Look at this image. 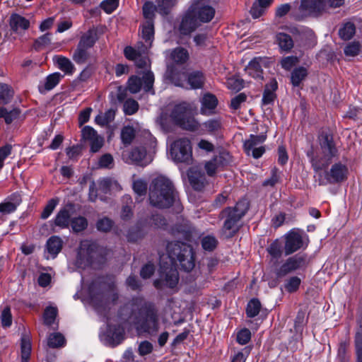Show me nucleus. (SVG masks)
I'll list each match as a JSON object with an SVG mask.
<instances>
[{
  "label": "nucleus",
  "instance_id": "nucleus-55",
  "mask_svg": "<svg viewBox=\"0 0 362 362\" xmlns=\"http://www.w3.org/2000/svg\"><path fill=\"white\" fill-rule=\"evenodd\" d=\"M134 136V129L133 127L127 126L122 129L121 139L124 144H130Z\"/></svg>",
  "mask_w": 362,
  "mask_h": 362
},
{
  "label": "nucleus",
  "instance_id": "nucleus-16",
  "mask_svg": "<svg viewBox=\"0 0 362 362\" xmlns=\"http://www.w3.org/2000/svg\"><path fill=\"white\" fill-rule=\"evenodd\" d=\"M284 254L289 255L300 250L303 245V235L298 231L291 230L284 235Z\"/></svg>",
  "mask_w": 362,
  "mask_h": 362
},
{
  "label": "nucleus",
  "instance_id": "nucleus-56",
  "mask_svg": "<svg viewBox=\"0 0 362 362\" xmlns=\"http://www.w3.org/2000/svg\"><path fill=\"white\" fill-rule=\"evenodd\" d=\"M298 62L299 59L298 57L288 56L281 59L280 64L284 69L290 71Z\"/></svg>",
  "mask_w": 362,
  "mask_h": 362
},
{
  "label": "nucleus",
  "instance_id": "nucleus-29",
  "mask_svg": "<svg viewBox=\"0 0 362 362\" xmlns=\"http://www.w3.org/2000/svg\"><path fill=\"white\" fill-rule=\"evenodd\" d=\"M277 87V82L275 79L271 80L266 86L262 97L263 105H269L274 102L276 98L275 91Z\"/></svg>",
  "mask_w": 362,
  "mask_h": 362
},
{
  "label": "nucleus",
  "instance_id": "nucleus-52",
  "mask_svg": "<svg viewBox=\"0 0 362 362\" xmlns=\"http://www.w3.org/2000/svg\"><path fill=\"white\" fill-rule=\"evenodd\" d=\"M361 46L358 42H351L348 43L344 49V52L347 57H355L358 55L361 51Z\"/></svg>",
  "mask_w": 362,
  "mask_h": 362
},
{
  "label": "nucleus",
  "instance_id": "nucleus-26",
  "mask_svg": "<svg viewBox=\"0 0 362 362\" xmlns=\"http://www.w3.org/2000/svg\"><path fill=\"white\" fill-rule=\"evenodd\" d=\"M21 203L19 194H13L8 199L0 204V213L8 214L15 211Z\"/></svg>",
  "mask_w": 362,
  "mask_h": 362
},
{
  "label": "nucleus",
  "instance_id": "nucleus-63",
  "mask_svg": "<svg viewBox=\"0 0 362 362\" xmlns=\"http://www.w3.org/2000/svg\"><path fill=\"white\" fill-rule=\"evenodd\" d=\"M113 226V222L108 218H103L97 222L96 226L98 230L103 232L109 231Z\"/></svg>",
  "mask_w": 362,
  "mask_h": 362
},
{
  "label": "nucleus",
  "instance_id": "nucleus-12",
  "mask_svg": "<svg viewBox=\"0 0 362 362\" xmlns=\"http://www.w3.org/2000/svg\"><path fill=\"white\" fill-rule=\"evenodd\" d=\"M95 246L88 240H83L77 251L75 265L78 269H85L90 266L95 257Z\"/></svg>",
  "mask_w": 362,
  "mask_h": 362
},
{
  "label": "nucleus",
  "instance_id": "nucleus-57",
  "mask_svg": "<svg viewBox=\"0 0 362 362\" xmlns=\"http://www.w3.org/2000/svg\"><path fill=\"white\" fill-rule=\"evenodd\" d=\"M147 182L141 179H138L133 182V189L138 196H144L147 191Z\"/></svg>",
  "mask_w": 362,
  "mask_h": 362
},
{
  "label": "nucleus",
  "instance_id": "nucleus-41",
  "mask_svg": "<svg viewBox=\"0 0 362 362\" xmlns=\"http://www.w3.org/2000/svg\"><path fill=\"white\" fill-rule=\"evenodd\" d=\"M222 124L220 119H210L203 123V129L210 134L218 132L221 128Z\"/></svg>",
  "mask_w": 362,
  "mask_h": 362
},
{
  "label": "nucleus",
  "instance_id": "nucleus-14",
  "mask_svg": "<svg viewBox=\"0 0 362 362\" xmlns=\"http://www.w3.org/2000/svg\"><path fill=\"white\" fill-rule=\"evenodd\" d=\"M265 139L266 136L264 135H250L244 143L245 153L254 158H260L265 151L264 146H262Z\"/></svg>",
  "mask_w": 362,
  "mask_h": 362
},
{
  "label": "nucleus",
  "instance_id": "nucleus-59",
  "mask_svg": "<svg viewBox=\"0 0 362 362\" xmlns=\"http://www.w3.org/2000/svg\"><path fill=\"white\" fill-rule=\"evenodd\" d=\"M1 322L4 327H9L12 324V315L9 307H6L1 314Z\"/></svg>",
  "mask_w": 362,
  "mask_h": 362
},
{
  "label": "nucleus",
  "instance_id": "nucleus-7",
  "mask_svg": "<svg viewBox=\"0 0 362 362\" xmlns=\"http://www.w3.org/2000/svg\"><path fill=\"white\" fill-rule=\"evenodd\" d=\"M317 173V181L320 185H327L341 182L345 180L348 175V168L341 163L334 164L329 171L315 172Z\"/></svg>",
  "mask_w": 362,
  "mask_h": 362
},
{
  "label": "nucleus",
  "instance_id": "nucleus-9",
  "mask_svg": "<svg viewBox=\"0 0 362 362\" xmlns=\"http://www.w3.org/2000/svg\"><path fill=\"white\" fill-rule=\"evenodd\" d=\"M167 76L171 82L176 86L185 87V80L187 78V83L191 88H201L204 83V76L199 71H194L187 76L182 72L181 74L175 73L173 70H168Z\"/></svg>",
  "mask_w": 362,
  "mask_h": 362
},
{
  "label": "nucleus",
  "instance_id": "nucleus-54",
  "mask_svg": "<svg viewBox=\"0 0 362 362\" xmlns=\"http://www.w3.org/2000/svg\"><path fill=\"white\" fill-rule=\"evenodd\" d=\"M57 310L56 308L54 307H47L43 315L44 318V322L45 325L50 326L52 325L57 317Z\"/></svg>",
  "mask_w": 362,
  "mask_h": 362
},
{
  "label": "nucleus",
  "instance_id": "nucleus-2",
  "mask_svg": "<svg viewBox=\"0 0 362 362\" xmlns=\"http://www.w3.org/2000/svg\"><path fill=\"white\" fill-rule=\"evenodd\" d=\"M129 308L131 309L129 319L135 323L139 332L153 334L158 331V313L153 303L137 296L133 298L131 303L122 312Z\"/></svg>",
  "mask_w": 362,
  "mask_h": 362
},
{
  "label": "nucleus",
  "instance_id": "nucleus-42",
  "mask_svg": "<svg viewBox=\"0 0 362 362\" xmlns=\"http://www.w3.org/2000/svg\"><path fill=\"white\" fill-rule=\"evenodd\" d=\"M89 57L88 49L78 45L73 54V59L77 64H84Z\"/></svg>",
  "mask_w": 362,
  "mask_h": 362
},
{
  "label": "nucleus",
  "instance_id": "nucleus-20",
  "mask_svg": "<svg viewBox=\"0 0 362 362\" xmlns=\"http://www.w3.org/2000/svg\"><path fill=\"white\" fill-rule=\"evenodd\" d=\"M11 30L18 34L23 35L30 26V22L26 18L18 13H13L9 18Z\"/></svg>",
  "mask_w": 362,
  "mask_h": 362
},
{
  "label": "nucleus",
  "instance_id": "nucleus-51",
  "mask_svg": "<svg viewBox=\"0 0 362 362\" xmlns=\"http://www.w3.org/2000/svg\"><path fill=\"white\" fill-rule=\"evenodd\" d=\"M19 115V111L17 109L8 111L6 108H0V118L4 119L6 124H11Z\"/></svg>",
  "mask_w": 362,
  "mask_h": 362
},
{
  "label": "nucleus",
  "instance_id": "nucleus-5",
  "mask_svg": "<svg viewBox=\"0 0 362 362\" xmlns=\"http://www.w3.org/2000/svg\"><path fill=\"white\" fill-rule=\"evenodd\" d=\"M248 209L245 200L238 202L233 208L223 210L221 214L226 217L223 227V233L226 238L232 237L238 230V221Z\"/></svg>",
  "mask_w": 362,
  "mask_h": 362
},
{
  "label": "nucleus",
  "instance_id": "nucleus-27",
  "mask_svg": "<svg viewBox=\"0 0 362 362\" xmlns=\"http://www.w3.org/2000/svg\"><path fill=\"white\" fill-rule=\"evenodd\" d=\"M275 40L280 50L284 52H290L294 46L291 37L284 33H279L276 35Z\"/></svg>",
  "mask_w": 362,
  "mask_h": 362
},
{
  "label": "nucleus",
  "instance_id": "nucleus-6",
  "mask_svg": "<svg viewBox=\"0 0 362 362\" xmlns=\"http://www.w3.org/2000/svg\"><path fill=\"white\" fill-rule=\"evenodd\" d=\"M169 156L175 163H191L192 149L190 141L186 138L174 141L170 146Z\"/></svg>",
  "mask_w": 362,
  "mask_h": 362
},
{
  "label": "nucleus",
  "instance_id": "nucleus-35",
  "mask_svg": "<svg viewBox=\"0 0 362 362\" xmlns=\"http://www.w3.org/2000/svg\"><path fill=\"white\" fill-rule=\"evenodd\" d=\"M98 39L97 33L94 30H89L82 37L78 42L81 47L86 49L92 47Z\"/></svg>",
  "mask_w": 362,
  "mask_h": 362
},
{
  "label": "nucleus",
  "instance_id": "nucleus-3",
  "mask_svg": "<svg viewBox=\"0 0 362 362\" xmlns=\"http://www.w3.org/2000/svg\"><path fill=\"white\" fill-rule=\"evenodd\" d=\"M149 200L151 205L161 209L170 207L173 204L178 206L174 186L163 175H158L152 180L149 187Z\"/></svg>",
  "mask_w": 362,
  "mask_h": 362
},
{
  "label": "nucleus",
  "instance_id": "nucleus-17",
  "mask_svg": "<svg viewBox=\"0 0 362 362\" xmlns=\"http://www.w3.org/2000/svg\"><path fill=\"white\" fill-rule=\"evenodd\" d=\"M122 156L126 162L141 166H145L151 161L146 158V151L143 147L134 148L131 151L123 153Z\"/></svg>",
  "mask_w": 362,
  "mask_h": 362
},
{
  "label": "nucleus",
  "instance_id": "nucleus-48",
  "mask_svg": "<svg viewBox=\"0 0 362 362\" xmlns=\"http://www.w3.org/2000/svg\"><path fill=\"white\" fill-rule=\"evenodd\" d=\"M269 255L274 258H279L281 257L284 250L283 249L281 243L276 240L267 248Z\"/></svg>",
  "mask_w": 362,
  "mask_h": 362
},
{
  "label": "nucleus",
  "instance_id": "nucleus-23",
  "mask_svg": "<svg viewBox=\"0 0 362 362\" xmlns=\"http://www.w3.org/2000/svg\"><path fill=\"white\" fill-rule=\"evenodd\" d=\"M264 59L262 57H255L252 59L247 66L245 67V72L257 80H262L263 79V71L262 69V64Z\"/></svg>",
  "mask_w": 362,
  "mask_h": 362
},
{
  "label": "nucleus",
  "instance_id": "nucleus-43",
  "mask_svg": "<svg viewBox=\"0 0 362 362\" xmlns=\"http://www.w3.org/2000/svg\"><path fill=\"white\" fill-rule=\"evenodd\" d=\"M123 202L126 203V205L122 206L120 216L122 219L127 221L130 219L133 215L132 210V200L129 196L127 195L123 197Z\"/></svg>",
  "mask_w": 362,
  "mask_h": 362
},
{
  "label": "nucleus",
  "instance_id": "nucleus-44",
  "mask_svg": "<svg viewBox=\"0 0 362 362\" xmlns=\"http://www.w3.org/2000/svg\"><path fill=\"white\" fill-rule=\"evenodd\" d=\"M65 344L64 337L60 333L51 334L47 339V344L52 348L63 346Z\"/></svg>",
  "mask_w": 362,
  "mask_h": 362
},
{
  "label": "nucleus",
  "instance_id": "nucleus-11",
  "mask_svg": "<svg viewBox=\"0 0 362 362\" xmlns=\"http://www.w3.org/2000/svg\"><path fill=\"white\" fill-rule=\"evenodd\" d=\"M305 264V257L303 255H296L288 257L278 266L274 270V274L276 278L280 279L304 267Z\"/></svg>",
  "mask_w": 362,
  "mask_h": 362
},
{
  "label": "nucleus",
  "instance_id": "nucleus-19",
  "mask_svg": "<svg viewBox=\"0 0 362 362\" xmlns=\"http://www.w3.org/2000/svg\"><path fill=\"white\" fill-rule=\"evenodd\" d=\"M230 161V154L226 151L221 152L212 160L206 163L205 170L209 176H212L218 168L228 164Z\"/></svg>",
  "mask_w": 362,
  "mask_h": 362
},
{
  "label": "nucleus",
  "instance_id": "nucleus-36",
  "mask_svg": "<svg viewBox=\"0 0 362 362\" xmlns=\"http://www.w3.org/2000/svg\"><path fill=\"white\" fill-rule=\"evenodd\" d=\"M171 59L176 64H184L189 59V53L185 48L177 47L172 51Z\"/></svg>",
  "mask_w": 362,
  "mask_h": 362
},
{
  "label": "nucleus",
  "instance_id": "nucleus-1",
  "mask_svg": "<svg viewBox=\"0 0 362 362\" xmlns=\"http://www.w3.org/2000/svg\"><path fill=\"white\" fill-rule=\"evenodd\" d=\"M167 252L170 264H161L159 278L154 281L157 288L163 287L175 288L179 281L178 272L174 267L177 261L182 269L191 271L195 266L194 252L192 247L180 241L170 242L167 245Z\"/></svg>",
  "mask_w": 362,
  "mask_h": 362
},
{
  "label": "nucleus",
  "instance_id": "nucleus-34",
  "mask_svg": "<svg viewBox=\"0 0 362 362\" xmlns=\"http://www.w3.org/2000/svg\"><path fill=\"white\" fill-rule=\"evenodd\" d=\"M31 342L28 336H23L21 342V362H28L31 354Z\"/></svg>",
  "mask_w": 362,
  "mask_h": 362
},
{
  "label": "nucleus",
  "instance_id": "nucleus-4",
  "mask_svg": "<svg viewBox=\"0 0 362 362\" xmlns=\"http://www.w3.org/2000/svg\"><path fill=\"white\" fill-rule=\"evenodd\" d=\"M320 148L314 155L313 151H308L307 156L310 158L312 166L315 172L327 168L334 158L339 156L332 136L322 134L319 137Z\"/></svg>",
  "mask_w": 362,
  "mask_h": 362
},
{
  "label": "nucleus",
  "instance_id": "nucleus-39",
  "mask_svg": "<svg viewBox=\"0 0 362 362\" xmlns=\"http://www.w3.org/2000/svg\"><path fill=\"white\" fill-rule=\"evenodd\" d=\"M356 28L351 23H345L339 30L340 37L344 40L351 39L355 34Z\"/></svg>",
  "mask_w": 362,
  "mask_h": 362
},
{
  "label": "nucleus",
  "instance_id": "nucleus-33",
  "mask_svg": "<svg viewBox=\"0 0 362 362\" xmlns=\"http://www.w3.org/2000/svg\"><path fill=\"white\" fill-rule=\"evenodd\" d=\"M308 74V69L303 66L295 68L291 72V81L294 86H298Z\"/></svg>",
  "mask_w": 362,
  "mask_h": 362
},
{
  "label": "nucleus",
  "instance_id": "nucleus-13",
  "mask_svg": "<svg viewBox=\"0 0 362 362\" xmlns=\"http://www.w3.org/2000/svg\"><path fill=\"white\" fill-rule=\"evenodd\" d=\"M154 82V76L151 71L144 72L142 78L132 76L128 81V89L132 93H138L143 86L145 91H150Z\"/></svg>",
  "mask_w": 362,
  "mask_h": 362
},
{
  "label": "nucleus",
  "instance_id": "nucleus-31",
  "mask_svg": "<svg viewBox=\"0 0 362 362\" xmlns=\"http://www.w3.org/2000/svg\"><path fill=\"white\" fill-rule=\"evenodd\" d=\"M62 77L63 76L59 72L49 74L45 78L43 86H39L40 91L42 93L53 89L59 83Z\"/></svg>",
  "mask_w": 362,
  "mask_h": 362
},
{
  "label": "nucleus",
  "instance_id": "nucleus-18",
  "mask_svg": "<svg viewBox=\"0 0 362 362\" xmlns=\"http://www.w3.org/2000/svg\"><path fill=\"white\" fill-rule=\"evenodd\" d=\"M299 9L305 15H317L326 10V1L301 0Z\"/></svg>",
  "mask_w": 362,
  "mask_h": 362
},
{
  "label": "nucleus",
  "instance_id": "nucleus-25",
  "mask_svg": "<svg viewBox=\"0 0 362 362\" xmlns=\"http://www.w3.org/2000/svg\"><path fill=\"white\" fill-rule=\"evenodd\" d=\"M72 206L66 205L61 209L54 219V224L61 228H68L70 223V218L72 215Z\"/></svg>",
  "mask_w": 362,
  "mask_h": 362
},
{
  "label": "nucleus",
  "instance_id": "nucleus-24",
  "mask_svg": "<svg viewBox=\"0 0 362 362\" xmlns=\"http://www.w3.org/2000/svg\"><path fill=\"white\" fill-rule=\"evenodd\" d=\"M141 35L144 43L141 45L144 47L142 52H147L151 48L153 40L154 28L151 21H146L141 26Z\"/></svg>",
  "mask_w": 362,
  "mask_h": 362
},
{
  "label": "nucleus",
  "instance_id": "nucleus-60",
  "mask_svg": "<svg viewBox=\"0 0 362 362\" xmlns=\"http://www.w3.org/2000/svg\"><path fill=\"white\" fill-rule=\"evenodd\" d=\"M251 349L245 347L241 351H238L231 358V362H245L250 355Z\"/></svg>",
  "mask_w": 362,
  "mask_h": 362
},
{
  "label": "nucleus",
  "instance_id": "nucleus-47",
  "mask_svg": "<svg viewBox=\"0 0 362 362\" xmlns=\"http://www.w3.org/2000/svg\"><path fill=\"white\" fill-rule=\"evenodd\" d=\"M13 94V90L8 85L0 83V103L7 104L9 103Z\"/></svg>",
  "mask_w": 362,
  "mask_h": 362
},
{
  "label": "nucleus",
  "instance_id": "nucleus-28",
  "mask_svg": "<svg viewBox=\"0 0 362 362\" xmlns=\"http://www.w3.org/2000/svg\"><path fill=\"white\" fill-rule=\"evenodd\" d=\"M62 240L60 237L57 235H53L47 240L46 248L47 253L52 258L56 257L58 253L62 250Z\"/></svg>",
  "mask_w": 362,
  "mask_h": 362
},
{
  "label": "nucleus",
  "instance_id": "nucleus-8",
  "mask_svg": "<svg viewBox=\"0 0 362 362\" xmlns=\"http://www.w3.org/2000/svg\"><path fill=\"white\" fill-rule=\"evenodd\" d=\"M173 121L181 127L188 130H194L198 123L192 115V110L186 103L175 106L171 112Z\"/></svg>",
  "mask_w": 362,
  "mask_h": 362
},
{
  "label": "nucleus",
  "instance_id": "nucleus-10",
  "mask_svg": "<svg viewBox=\"0 0 362 362\" xmlns=\"http://www.w3.org/2000/svg\"><path fill=\"white\" fill-rule=\"evenodd\" d=\"M214 0H194L189 10L199 23H207L211 21L214 16Z\"/></svg>",
  "mask_w": 362,
  "mask_h": 362
},
{
  "label": "nucleus",
  "instance_id": "nucleus-45",
  "mask_svg": "<svg viewBox=\"0 0 362 362\" xmlns=\"http://www.w3.org/2000/svg\"><path fill=\"white\" fill-rule=\"evenodd\" d=\"M226 86L228 89L238 92L244 87V81L239 76H233L227 79Z\"/></svg>",
  "mask_w": 362,
  "mask_h": 362
},
{
  "label": "nucleus",
  "instance_id": "nucleus-32",
  "mask_svg": "<svg viewBox=\"0 0 362 362\" xmlns=\"http://www.w3.org/2000/svg\"><path fill=\"white\" fill-rule=\"evenodd\" d=\"M54 61L58 68L66 74H72L74 71V66L68 58L63 56H55Z\"/></svg>",
  "mask_w": 362,
  "mask_h": 362
},
{
  "label": "nucleus",
  "instance_id": "nucleus-64",
  "mask_svg": "<svg viewBox=\"0 0 362 362\" xmlns=\"http://www.w3.org/2000/svg\"><path fill=\"white\" fill-rule=\"evenodd\" d=\"M356 362H362V334L358 333L355 338Z\"/></svg>",
  "mask_w": 362,
  "mask_h": 362
},
{
  "label": "nucleus",
  "instance_id": "nucleus-50",
  "mask_svg": "<svg viewBox=\"0 0 362 362\" xmlns=\"http://www.w3.org/2000/svg\"><path fill=\"white\" fill-rule=\"evenodd\" d=\"M144 49V47L141 45V46L139 44L138 45L137 49H134L132 47H125L124 52L125 57L130 60L135 61L139 55H142L143 54L146 53L147 52H142L141 50Z\"/></svg>",
  "mask_w": 362,
  "mask_h": 362
},
{
  "label": "nucleus",
  "instance_id": "nucleus-21",
  "mask_svg": "<svg viewBox=\"0 0 362 362\" xmlns=\"http://www.w3.org/2000/svg\"><path fill=\"white\" fill-rule=\"evenodd\" d=\"M199 25L197 19L193 16L189 10L184 16L180 25V32L182 35H189Z\"/></svg>",
  "mask_w": 362,
  "mask_h": 362
},
{
  "label": "nucleus",
  "instance_id": "nucleus-38",
  "mask_svg": "<svg viewBox=\"0 0 362 362\" xmlns=\"http://www.w3.org/2000/svg\"><path fill=\"white\" fill-rule=\"evenodd\" d=\"M173 234H181L185 240H188L190 237V226L186 220H182L180 225H176L172 229Z\"/></svg>",
  "mask_w": 362,
  "mask_h": 362
},
{
  "label": "nucleus",
  "instance_id": "nucleus-58",
  "mask_svg": "<svg viewBox=\"0 0 362 362\" xmlns=\"http://www.w3.org/2000/svg\"><path fill=\"white\" fill-rule=\"evenodd\" d=\"M74 231L80 232L83 230L88 226L87 220L82 216L74 218L71 221Z\"/></svg>",
  "mask_w": 362,
  "mask_h": 362
},
{
  "label": "nucleus",
  "instance_id": "nucleus-15",
  "mask_svg": "<svg viewBox=\"0 0 362 362\" xmlns=\"http://www.w3.org/2000/svg\"><path fill=\"white\" fill-rule=\"evenodd\" d=\"M295 36L298 45L305 49L313 47L315 44V36L313 31L308 28H294L291 30Z\"/></svg>",
  "mask_w": 362,
  "mask_h": 362
},
{
  "label": "nucleus",
  "instance_id": "nucleus-53",
  "mask_svg": "<svg viewBox=\"0 0 362 362\" xmlns=\"http://www.w3.org/2000/svg\"><path fill=\"white\" fill-rule=\"evenodd\" d=\"M177 3V0H157L158 11L163 15H166L169 9L173 7Z\"/></svg>",
  "mask_w": 362,
  "mask_h": 362
},
{
  "label": "nucleus",
  "instance_id": "nucleus-61",
  "mask_svg": "<svg viewBox=\"0 0 362 362\" xmlns=\"http://www.w3.org/2000/svg\"><path fill=\"white\" fill-rule=\"evenodd\" d=\"M138 109L139 104L134 100L128 99L124 103V111L126 115H133L138 110Z\"/></svg>",
  "mask_w": 362,
  "mask_h": 362
},
{
  "label": "nucleus",
  "instance_id": "nucleus-62",
  "mask_svg": "<svg viewBox=\"0 0 362 362\" xmlns=\"http://www.w3.org/2000/svg\"><path fill=\"white\" fill-rule=\"evenodd\" d=\"M250 339L251 332L247 328L242 329L237 334V341L241 345L247 344Z\"/></svg>",
  "mask_w": 362,
  "mask_h": 362
},
{
  "label": "nucleus",
  "instance_id": "nucleus-30",
  "mask_svg": "<svg viewBox=\"0 0 362 362\" xmlns=\"http://www.w3.org/2000/svg\"><path fill=\"white\" fill-rule=\"evenodd\" d=\"M189 180L192 187L196 190H202L206 184V178L204 174L196 170H190Z\"/></svg>",
  "mask_w": 362,
  "mask_h": 362
},
{
  "label": "nucleus",
  "instance_id": "nucleus-46",
  "mask_svg": "<svg viewBox=\"0 0 362 362\" xmlns=\"http://www.w3.org/2000/svg\"><path fill=\"white\" fill-rule=\"evenodd\" d=\"M145 235V231L140 226H136L128 231L127 238L129 242H136Z\"/></svg>",
  "mask_w": 362,
  "mask_h": 362
},
{
  "label": "nucleus",
  "instance_id": "nucleus-40",
  "mask_svg": "<svg viewBox=\"0 0 362 362\" xmlns=\"http://www.w3.org/2000/svg\"><path fill=\"white\" fill-rule=\"evenodd\" d=\"M301 283V279L296 276L287 279L284 284V289L288 293L296 292Z\"/></svg>",
  "mask_w": 362,
  "mask_h": 362
},
{
  "label": "nucleus",
  "instance_id": "nucleus-37",
  "mask_svg": "<svg viewBox=\"0 0 362 362\" xmlns=\"http://www.w3.org/2000/svg\"><path fill=\"white\" fill-rule=\"evenodd\" d=\"M115 112L113 110H108L104 113H100L95 118L96 124L100 126H105L115 119Z\"/></svg>",
  "mask_w": 362,
  "mask_h": 362
},
{
  "label": "nucleus",
  "instance_id": "nucleus-49",
  "mask_svg": "<svg viewBox=\"0 0 362 362\" xmlns=\"http://www.w3.org/2000/svg\"><path fill=\"white\" fill-rule=\"evenodd\" d=\"M261 303L257 299H252L247 305L246 313L247 317H254L257 316L260 310Z\"/></svg>",
  "mask_w": 362,
  "mask_h": 362
},
{
  "label": "nucleus",
  "instance_id": "nucleus-22",
  "mask_svg": "<svg viewBox=\"0 0 362 362\" xmlns=\"http://www.w3.org/2000/svg\"><path fill=\"white\" fill-rule=\"evenodd\" d=\"M218 105L216 97L211 93H206L201 99L200 112L204 115H211L216 113Z\"/></svg>",
  "mask_w": 362,
  "mask_h": 362
}]
</instances>
